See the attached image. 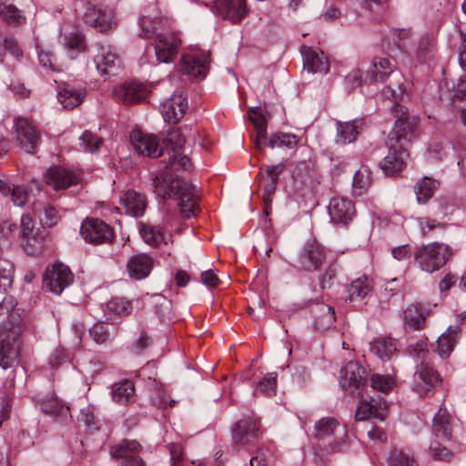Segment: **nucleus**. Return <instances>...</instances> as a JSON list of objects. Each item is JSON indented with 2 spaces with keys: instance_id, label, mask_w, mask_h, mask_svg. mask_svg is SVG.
Instances as JSON below:
<instances>
[{
  "instance_id": "f257e3e1",
  "label": "nucleus",
  "mask_w": 466,
  "mask_h": 466,
  "mask_svg": "<svg viewBox=\"0 0 466 466\" xmlns=\"http://www.w3.org/2000/svg\"><path fill=\"white\" fill-rule=\"evenodd\" d=\"M391 112L395 125L386 142L389 147L388 155L380 163L387 175H393L405 166L408 157L405 144L410 141L408 135L411 133L415 124V119L409 116L407 108L402 105L395 103L391 106Z\"/></svg>"
},
{
  "instance_id": "f03ea898",
  "label": "nucleus",
  "mask_w": 466,
  "mask_h": 466,
  "mask_svg": "<svg viewBox=\"0 0 466 466\" xmlns=\"http://www.w3.org/2000/svg\"><path fill=\"white\" fill-rule=\"evenodd\" d=\"M151 179L153 191L157 198L177 199L180 212L185 218H189L194 215L198 201L195 187L182 181L165 167L163 170L152 174Z\"/></svg>"
},
{
  "instance_id": "7ed1b4c3",
  "label": "nucleus",
  "mask_w": 466,
  "mask_h": 466,
  "mask_svg": "<svg viewBox=\"0 0 466 466\" xmlns=\"http://www.w3.org/2000/svg\"><path fill=\"white\" fill-rule=\"evenodd\" d=\"M314 438L326 452H339L348 446L347 427L333 417H324L315 422Z\"/></svg>"
},
{
  "instance_id": "20e7f679",
  "label": "nucleus",
  "mask_w": 466,
  "mask_h": 466,
  "mask_svg": "<svg viewBox=\"0 0 466 466\" xmlns=\"http://www.w3.org/2000/svg\"><path fill=\"white\" fill-rule=\"evenodd\" d=\"M395 70L394 60L386 56H375L368 68L363 72L360 68L353 69L345 77L347 86L355 88L362 85L384 82Z\"/></svg>"
},
{
  "instance_id": "39448f33",
  "label": "nucleus",
  "mask_w": 466,
  "mask_h": 466,
  "mask_svg": "<svg viewBox=\"0 0 466 466\" xmlns=\"http://www.w3.org/2000/svg\"><path fill=\"white\" fill-rule=\"evenodd\" d=\"M452 256L451 248L441 242H432L418 248L415 261L425 272L432 273L442 268Z\"/></svg>"
},
{
  "instance_id": "423d86ee",
  "label": "nucleus",
  "mask_w": 466,
  "mask_h": 466,
  "mask_svg": "<svg viewBox=\"0 0 466 466\" xmlns=\"http://www.w3.org/2000/svg\"><path fill=\"white\" fill-rule=\"evenodd\" d=\"M23 332L20 324L5 323L0 328V367L7 369L16 361L19 354L17 340Z\"/></svg>"
},
{
  "instance_id": "0eeeda50",
  "label": "nucleus",
  "mask_w": 466,
  "mask_h": 466,
  "mask_svg": "<svg viewBox=\"0 0 466 466\" xmlns=\"http://www.w3.org/2000/svg\"><path fill=\"white\" fill-rule=\"evenodd\" d=\"M14 137L16 145L29 154H34L40 144L38 131L25 117H17L14 120Z\"/></svg>"
},
{
  "instance_id": "6e6552de",
  "label": "nucleus",
  "mask_w": 466,
  "mask_h": 466,
  "mask_svg": "<svg viewBox=\"0 0 466 466\" xmlns=\"http://www.w3.org/2000/svg\"><path fill=\"white\" fill-rule=\"evenodd\" d=\"M185 139L178 130H171L164 139L167 148H170L168 152V162L165 165L167 169L177 170L178 168L187 169L190 167L189 158L182 154Z\"/></svg>"
},
{
  "instance_id": "1a4fd4ad",
  "label": "nucleus",
  "mask_w": 466,
  "mask_h": 466,
  "mask_svg": "<svg viewBox=\"0 0 466 466\" xmlns=\"http://www.w3.org/2000/svg\"><path fill=\"white\" fill-rule=\"evenodd\" d=\"M94 63L98 74L102 76L116 75L121 67V58L116 47L107 43L99 46Z\"/></svg>"
},
{
  "instance_id": "9d476101",
  "label": "nucleus",
  "mask_w": 466,
  "mask_h": 466,
  "mask_svg": "<svg viewBox=\"0 0 466 466\" xmlns=\"http://www.w3.org/2000/svg\"><path fill=\"white\" fill-rule=\"evenodd\" d=\"M80 234L86 242L93 244L109 243L114 238L112 228L106 222L96 218H86L83 221Z\"/></svg>"
},
{
  "instance_id": "9b49d317",
  "label": "nucleus",
  "mask_w": 466,
  "mask_h": 466,
  "mask_svg": "<svg viewBox=\"0 0 466 466\" xmlns=\"http://www.w3.org/2000/svg\"><path fill=\"white\" fill-rule=\"evenodd\" d=\"M441 383L439 373L430 361H420L417 364L413 375V390L420 396H426L432 389Z\"/></svg>"
},
{
  "instance_id": "f8f14e48",
  "label": "nucleus",
  "mask_w": 466,
  "mask_h": 466,
  "mask_svg": "<svg viewBox=\"0 0 466 466\" xmlns=\"http://www.w3.org/2000/svg\"><path fill=\"white\" fill-rule=\"evenodd\" d=\"M74 280V276L68 267L56 263L48 268L44 275V286L51 292L59 295L69 287Z\"/></svg>"
},
{
  "instance_id": "ddd939ff",
  "label": "nucleus",
  "mask_w": 466,
  "mask_h": 466,
  "mask_svg": "<svg viewBox=\"0 0 466 466\" xmlns=\"http://www.w3.org/2000/svg\"><path fill=\"white\" fill-rule=\"evenodd\" d=\"M84 20L101 32H106L116 26V13L109 6H88L84 15Z\"/></svg>"
},
{
  "instance_id": "4468645a",
  "label": "nucleus",
  "mask_w": 466,
  "mask_h": 466,
  "mask_svg": "<svg viewBox=\"0 0 466 466\" xmlns=\"http://www.w3.org/2000/svg\"><path fill=\"white\" fill-rule=\"evenodd\" d=\"M210 54L208 52H194L181 57L179 70L190 78L205 77L208 71Z\"/></svg>"
},
{
  "instance_id": "2eb2a0df",
  "label": "nucleus",
  "mask_w": 466,
  "mask_h": 466,
  "mask_svg": "<svg viewBox=\"0 0 466 466\" xmlns=\"http://www.w3.org/2000/svg\"><path fill=\"white\" fill-rule=\"evenodd\" d=\"M284 167L283 163H279L266 167L258 174L259 188L262 190V198L266 207L270 206L272 202V196L275 193L279 177L283 172Z\"/></svg>"
},
{
  "instance_id": "dca6fc26",
  "label": "nucleus",
  "mask_w": 466,
  "mask_h": 466,
  "mask_svg": "<svg viewBox=\"0 0 466 466\" xmlns=\"http://www.w3.org/2000/svg\"><path fill=\"white\" fill-rule=\"evenodd\" d=\"M187 98L183 92L174 93L159 106L160 113L166 122L177 123L186 114Z\"/></svg>"
},
{
  "instance_id": "f3484780",
  "label": "nucleus",
  "mask_w": 466,
  "mask_h": 466,
  "mask_svg": "<svg viewBox=\"0 0 466 466\" xmlns=\"http://www.w3.org/2000/svg\"><path fill=\"white\" fill-rule=\"evenodd\" d=\"M140 451L141 445L137 441L124 440L112 446L110 453L113 457L123 460L119 466H145V462L138 455Z\"/></svg>"
},
{
  "instance_id": "a211bd4d",
  "label": "nucleus",
  "mask_w": 466,
  "mask_h": 466,
  "mask_svg": "<svg viewBox=\"0 0 466 466\" xmlns=\"http://www.w3.org/2000/svg\"><path fill=\"white\" fill-rule=\"evenodd\" d=\"M212 11L233 23L240 22L248 14L246 0H214Z\"/></svg>"
},
{
  "instance_id": "6ab92c4d",
  "label": "nucleus",
  "mask_w": 466,
  "mask_h": 466,
  "mask_svg": "<svg viewBox=\"0 0 466 466\" xmlns=\"http://www.w3.org/2000/svg\"><path fill=\"white\" fill-rule=\"evenodd\" d=\"M130 140L136 151L140 155L157 157L162 152L159 140L154 135L135 130L130 135Z\"/></svg>"
},
{
  "instance_id": "aec40b11",
  "label": "nucleus",
  "mask_w": 466,
  "mask_h": 466,
  "mask_svg": "<svg viewBox=\"0 0 466 466\" xmlns=\"http://www.w3.org/2000/svg\"><path fill=\"white\" fill-rule=\"evenodd\" d=\"M180 46V39L174 34L157 35L155 54L157 62L169 63L176 57Z\"/></svg>"
},
{
  "instance_id": "412c9836",
  "label": "nucleus",
  "mask_w": 466,
  "mask_h": 466,
  "mask_svg": "<svg viewBox=\"0 0 466 466\" xmlns=\"http://www.w3.org/2000/svg\"><path fill=\"white\" fill-rule=\"evenodd\" d=\"M388 406L382 400L362 398L357 406L355 418L357 420L377 419L383 420L387 414Z\"/></svg>"
},
{
  "instance_id": "4be33fe9",
  "label": "nucleus",
  "mask_w": 466,
  "mask_h": 466,
  "mask_svg": "<svg viewBox=\"0 0 466 466\" xmlns=\"http://www.w3.org/2000/svg\"><path fill=\"white\" fill-rule=\"evenodd\" d=\"M259 425L256 419L247 416L238 420L232 427V439L236 444H248L258 437Z\"/></svg>"
},
{
  "instance_id": "5701e85b",
  "label": "nucleus",
  "mask_w": 466,
  "mask_h": 466,
  "mask_svg": "<svg viewBox=\"0 0 466 466\" xmlns=\"http://www.w3.org/2000/svg\"><path fill=\"white\" fill-rule=\"evenodd\" d=\"M329 214L334 223L346 225L353 218L355 207L351 200L335 197L329 202Z\"/></svg>"
},
{
  "instance_id": "b1692460",
  "label": "nucleus",
  "mask_w": 466,
  "mask_h": 466,
  "mask_svg": "<svg viewBox=\"0 0 466 466\" xmlns=\"http://www.w3.org/2000/svg\"><path fill=\"white\" fill-rule=\"evenodd\" d=\"M148 92L147 86L144 84L128 82L116 87L113 94L123 104L130 105L145 99Z\"/></svg>"
},
{
  "instance_id": "393cba45",
  "label": "nucleus",
  "mask_w": 466,
  "mask_h": 466,
  "mask_svg": "<svg viewBox=\"0 0 466 466\" xmlns=\"http://www.w3.org/2000/svg\"><path fill=\"white\" fill-rule=\"evenodd\" d=\"M79 176L67 168L53 167L46 171V182L54 189H66L78 182Z\"/></svg>"
},
{
  "instance_id": "a878e982",
  "label": "nucleus",
  "mask_w": 466,
  "mask_h": 466,
  "mask_svg": "<svg viewBox=\"0 0 466 466\" xmlns=\"http://www.w3.org/2000/svg\"><path fill=\"white\" fill-rule=\"evenodd\" d=\"M324 249L316 241L307 242L300 252L299 263L306 270L317 269L323 261Z\"/></svg>"
},
{
  "instance_id": "bb28decb",
  "label": "nucleus",
  "mask_w": 466,
  "mask_h": 466,
  "mask_svg": "<svg viewBox=\"0 0 466 466\" xmlns=\"http://www.w3.org/2000/svg\"><path fill=\"white\" fill-rule=\"evenodd\" d=\"M364 126L363 118L336 122V143L346 145L354 142Z\"/></svg>"
},
{
  "instance_id": "cd10ccee",
  "label": "nucleus",
  "mask_w": 466,
  "mask_h": 466,
  "mask_svg": "<svg viewBox=\"0 0 466 466\" xmlns=\"http://www.w3.org/2000/svg\"><path fill=\"white\" fill-rule=\"evenodd\" d=\"M154 260L147 254H137L130 258L127 269L131 279L140 280L147 278L153 268Z\"/></svg>"
},
{
  "instance_id": "c85d7f7f",
  "label": "nucleus",
  "mask_w": 466,
  "mask_h": 466,
  "mask_svg": "<svg viewBox=\"0 0 466 466\" xmlns=\"http://www.w3.org/2000/svg\"><path fill=\"white\" fill-rule=\"evenodd\" d=\"M303 66L312 73H327L329 70V61L323 52L319 49L303 47Z\"/></svg>"
},
{
  "instance_id": "c756f323",
  "label": "nucleus",
  "mask_w": 466,
  "mask_h": 466,
  "mask_svg": "<svg viewBox=\"0 0 466 466\" xmlns=\"http://www.w3.org/2000/svg\"><path fill=\"white\" fill-rule=\"evenodd\" d=\"M311 313L314 319L313 327L319 331L328 329L336 320L333 308L325 303L315 304L311 309Z\"/></svg>"
},
{
  "instance_id": "7c9ffc66",
  "label": "nucleus",
  "mask_w": 466,
  "mask_h": 466,
  "mask_svg": "<svg viewBox=\"0 0 466 466\" xmlns=\"http://www.w3.org/2000/svg\"><path fill=\"white\" fill-rule=\"evenodd\" d=\"M461 329L457 326H450L436 341L435 351L441 359L448 358L452 352L455 345L458 343Z\"/></svg>"
},
{
  "instance_id": "2f4dec72",
  "label": "nucleus",
  "mask_w": 466,
  "mask_h": 466,
  "mask_svg": "<svg viewBox=\"0 0 466 466\" xmlns=\"http://www.w3.org/2000/svg\"><path fill=\"white\" fill-rule=\"evenodd\" d=\"M127 213L133 217H141L147 208L146 197L135 190H127L120 198Z\"/></svg>"
},
{
  "instance_id": "473e14b6",
  "label": "nucleus",
  "mask_w": 466,
  "mask_h": 466,
  "mask_svg": "<svg viewBox=\"0 0 466 466\" xmlns=\"http://www.w3.org/2000/svg\"><path fill=\"white\" fill-rule=\"evenodd\" d=\"M451 419L446 410L440 408L432 420V433L441 441H449L451 438Z\"/></svg>"
},
{
  "instance_id": "72a5a7b5",
  "label": "nucleus",
  "mask_w": 466,
  "mask_h": 466,
  "mask_svg": "<svg viewBox=\"0 0 466 466\" xmlns=\"http://www.w3.org/2000/svg\"><path fill=\"white\" fill-rule=\"evenodd\" d=\"M363 370L357 361H349L340 370L339 383L343 389L347 387L358 389Z\"/></svg>"
},
{
  "instance_id": "f704fd0d",
  "label": "nucleus",
  "mask_w": 466,
  "mask_h": 466,
  "mask_svg": "<svg viewBox=\"0 0 466 466\" xmlns=\"http://www.w3.org/2000/svg\"><path fill=\"white\" fill-rule=\"evenodd\" d=\"M111 395L115 402L127 405L134 400L135 386L128 380H121L111 386Z\"/></svg>"
},
{
  "instance_id": "c9c22d12",
  "label": "nucleus",
  "mask_w": 466,
  "mask_h": 466,
  "mask_svg": "<svg viewBox=\"0 0 466 466\" xmlns=\"http://www.w3.org/2000/svg\"><path fill=\"white\" fill-rule=\"evenodd\" d=\"M41 410L43 412L60 420L61 422H67L71 418L69 407L66 406L56 397L43 400Z\"/></svg>"
},
{
  "instance_id": "e433bc0d",
  "label": "nucleus",
  "mask_w": 466,
  "mask_h": 466,
  "mask_svg": "<svg viewBox=\"0 0 466 466\" xmlns=\"http://www.w3.org/2000/svg\"><path fill=\"white\" fill-rule=\"evenodd\" d=\"M249 120L252 122L256 131V147L263 149L267 146V122L260 108H253L248 112Z\"/></svg>"
},
{
  "instance_id": "4c0bfd02",
  "label": "nucleus",
  "mask_w": 466,
  "mask_h": 466,
  "mask_svg": "<svg viewBox=\"0 0 466 466\" xmlns=\"http://www.w3.org/2000/svg\"><path fill=\"white\" fill-rule=\"evenodd\" d=\"M370 350L381 360H389L397 352L396 341L388 337L377 339L370 342Z\"/></svg>"
},
{
  "instance_id": "58836bf2",
  "label": "nucleus",
  "mask_w": 466,
  "mask_h": 466,
  "mask_svg": "<svg viewBox=\"0 0 466 466\" xmlns=\"http://www.w3.org/2000/svg\"><path fill=\"white\" fill-rule=\"evenodd\" d=\"M403 324L406 329L417 330L422 328L425 316L420 304L408 306L403 311Z\"/></svg>"
},
{
  "instance_id": "ea45409f",
  "label": "nucleus",
  "mask_w": 466,
  "mask_h": 466,
  "mask_svg": "<svg viewBox=\"0 0 466 466\" xmlns=\"http://www.w3.org/2000/svg\"><path fill=\"white\" fill-rule=\"evenodd\" d=\"M85 97V91L83 89H76L75 87L66 86L57 91L58 101L66 108H74L79 106Z\"/></svg>"
},
{
  "instance_id": "a19ab883",
  "label": "nucleus",
  "mask_w": 466,
  "mask_h": 466,
  "mask_svg": "<svg viewBox=\"0 0 466 466\" xmlns=\"http://www.w3.org/2000/svg\"><path fill=\"white\" fill-rule=\"evenodd\" d=\"M131 310L132 306L130 300L124 298H114L106 303L105 314L109 319H114L117 317L129 315Z\"/></svg>"
},
{
  "instance_id": "79ce46f5",
  "label": "nucleus",
  "mask_w": 466,
  "mask_h": 466,
  "mask_svg": "<svg viewBox=\"0 0 466 466\" xmlns=\"http://www.w3.org/2000/svg\"><path fill=\"white\" fill-rule=\"evenodd\" d=\"M140 35L146 38L157 36V30L161 28L163 18L157 15H143L139 18Z\"/></svg>"
},
{
  "instance_id": "37998d69",
  "label": "nucleus",
  "mask_w": 466,
  "mask_h": 466,
  "mask_svg": "<svg viewBox=\"0 0 466 466\" xmlns=\"http://www.w3.org/2000/svg\"><path fill=\"white\" fill-rule=\"evenodd\" d=\"M0 17L12 26H18L25 23V17L12 4L0 3Z\"/></svg>"
},
{
  "instance_id": "c03bdc74",
  "label": "nucleus",
  "mask_w": 466,
  "mask_h": 466,
  "mask_svg": "<svg viewBox=\"0 0 466 466\" xmlns=\"http://www.w3.org/2000/svg\"><path fill=\"white\" fill-rule=\"evenodd\" d=\"M437 180L431 179L428 177L420 179L415 186V193L419 203H426L430 200L437 187H439Z\"/></svg>"
},
{
  "instance_id": "a18cd8bd",
  "label": "nucleus",
  "mask_w": 466,
  "mask_h": 466,
  "mask_svg": "<svg viewBox=\"0 0 466 466\" xmlns=\"http://www.w3.org/2000/svg\"><path fill=\"white\" fill-rule=\"evenodd\" d=\"M371 291V283L367 277H361L350 283L348 288L350 300L362 299Z\"/></svg>"
},
{
  "instance_id": "49530a36",
  "label": "nucleus",
  "mask_w": 466,
  "mask_h": 466,
  "mask_svg": "<svg viewBox=\"0 0 466 466\" xmlns=\"http://www.w3.org/2000/svg\"><path fill=\"white\" fill-rule=\"evenodd\" d=\"M64 46L71 58H75L80 53H85L86 51V46L83 35L76 32H72L65 37Z\"/></svg>"
},
{
  "instance_id": "de8ad7c7",
  "label": "nucleus",
  "mask_w": 466,
  "mask_h": 466,
  "mask_svg": "<svg viewBox=\"0 0 466 466\" xmlns=\"http://www.w3.org/2000/svg\"><path fill=\"white\" fill-rule=\"evenodd\" d=\"M115 327L106 322H97L89 329L93 339L98 344L106 342L115 335Z\"/></svg>"
},
{
  "instance_id": "09e8293b",
  "label": "nucleus",
  "mask_w": 466,
  "mask_h": 466,
  "mask_svg": "<svg viewBox=\"0 0 466 466\" xmlns=\"http://www.w3.org/2000/svg\"><path fill=\"white\" fill-rule=\"evenodd\" d=\"M142 238L151 246H157L164 241V233L160 227L150 224L140 225Z\"/></svg>"
},
{
  "instance_id": "8fccbe9b",
  "label": "nucleus",
  "mask_w": 466,
  "mask_h": 466,
  "mask_svg": "<svg viewBox=\"0 0 466 466\" xmlns=\"http://www.w3.org/2000/svg\"><path fill=\"white\" fill-rule=\"evenodd\" d=\"M371 182L370 171L367 168L359 169L355 172L352 181V191L354 195L361 196L367 191Z\"/></svg>"
},
{
  "instance_id": "3c124183",
  "label": "nucleus",
  "mask_w": 466,
  "mask_h": 466,
  "mask_svg": "<svg viewBox=\"0 0 466 466\" xmlns=\"http://www.w3.org/2000/svg\"><path fill=\"white\" fill-rule=\"evenodd\" d=\"M299 139L296 135L291 133H276L271 136L267 145L269 147H281L294 148L298 145Z\"/></svg>"
},
{
  "instance_id": "603ef678",
  "label": "nucleus",
  "mask_w": 466,
  "mask_h": 466,
  "mask_svg": "<svg viewBox=\"0 0 466 466\" xmlns=\"http://www.w3.org/2000/svg\"><path fill=\"white\" fill-rule=\"evenodd\" d=\"M277 390V373L269 372L266 374L257 385V389L253 391V395L260 392L264 396H273Z\"/></svg>"
},
{
  "instance_id": "864d4df0",
  "label": "nucleus",
  "mask_w": 466,
  "mask_h": 466,
  "mask_svg": "<svg viewBox=\"0 0 466 466\" xmlns=\"http://www.w3.org/2000/svg\"><path fill=\"white\" fill-rule=\"evenodd\" d=\"M434 42L433 38L425 35L421 36L418 43L417 58L423 63L431 60L433 56Z\"/></svg>"
},
{
  "instance_id": "5fc2aeb1",
  "label": "nucleus",
  "mask_w": 466,
  "mask_h": 466,
  "mask_svg": "<svg viewBox=\"0 0 466 466\" xmlns=\"http://www.w3.org/2000/svg\"><path fill=\"white\" fill-rule=\"evenodd\" d=\"M389 466H416V461L409 452L394 449L388 458Z\"/></svg>"
},
{
  "instance_id": "6e6d98bb",
  "label": "nucleus",
  "mask_w": 466,
  "mask_h": 466,
  "mask_svg": "<svg viewBox=\"0 0 466 466\" xmlns=\"http://www.w3.org/2000/svg\"><path fill=\"white\" fill-rule=\"evenodd\" d=\"M33 212L35 217L40 220V223L45 227H51L56 223V211L53 207H43L40 208L38 205H35Z\"/></svg>"
},
{
  "instance_id": "4d7b16f0",
  "label": "nucleus",
  "mask_w": 466,
  "mask_h": 466,
  "mask_svg": "<svg viewBox=\"0 0 466 466\" xmlns=\"http://www.w3.org/2000/svg\"><path fill=\"white\" fill-rule=\"evenodd\" d=\"M102 143V138L90 131H85L79 137V147L85 152L94 153L97 151Z\"/></svg>"
},
{
  "instance_id": "13d9d810",
  "label": "nucleus",
  "mask_w": 466,
  "mask_h": 466,
  "mask_svg": "<svg viewBox=\"0 0 466 466\" xmlns=\"http://www.w3.org/2000/svg\"><path fill=\"white\" fill-rule=\"evenodd\" d=\"M370 386L378 391L386 393L395 386V379L390 375L373 374L370 377Z\"/></svg>"
},
{
  "instance_id": "bf43d9fd",
  "label": "nucleus",
  "mask_w": 466,
  "mask_h": 466,
  "mask_svg": "<svg viewBox=\"0 0 466 466\" xmlns=\"http://www.w3.org/2000/svg\"><path fill=\"white\" fill-rule=\"evenodd\" d=\"M409 353L420 361H428L429 350L426 339H420L408 346Z\"/></svg>"
},
{
  "instance_id": "052dcab7",
  "label": "nucleus",
  "mask_w": 466,
  "mask_h": 466,
  "mask_svg": "<svg viewBox=\"0 0 466 466\" xmlns=\"http://www.w3.org/2000/svg\"><path fill=\"white\" fill-rule=\"evenodd\" d=\"M418 225L422 235H427L434 230H444L446 224L431 218H418Z\"/></svg>"
},
{
  "instance_id": "680f3d73",
  "label": "nucleus",
  "mask_w": 466,
  "mask_h": 466,
  "mask_svg": "<svg viewBox=\"0 0 466 466\" xmlns=\"http://www.w3.org/2000/svg\"><path fill=\"white\" fill-rule=\"evenodd\" d=\"M70 360V356L67 350L62 347H58L55 350V351L51 354L49 358V364L53 368H57L64 362H66Z\"/></svg>"
},
{
  "instance_id": "e2e57ef3",
  "label": "nucleus",
  "mask_w": 466,
  "mask_h": 466,
  "mask_svg": "<svg viewBox=\"0 0 466 466\" xmlns=\"http://www.w3.org/2000/svg\"><path fill=\"white\" fill-rule=\"evenodd\" d=\"M430 449L432 457L436 460L449 461L452 457V453L440 443L432 442Z\"/></svg>"
},
{
  "instance_id": "0e129e2a",
  "label": "nucleus",
  "mask_w": 466,
  "mask_h": 466,
  "mask_svg": "<svg viewBox=\"0 0 466 466\" xmlns=\"http://www.w3.org/2000/svg\"><path fill=\"white\" fill-rule=\"evenodd\" d=\"M12 201L15 205L22 207L25 204L28 198V194L25 187L15 186L12 187L11 192Z\"/></svg>"
},
{
  "instance_id": "69168bd1",
  "label": "nucleus",
  "mask_w": 466,
  "mask_h": 466,
  "mask_svg": "<svg viewBox=\"0 0 466 466\" xmlns=\"http://www.w3.org/2000/svg\"><path fill=\"white\" fill-rule=\"evenodd\" d=\"M78 420L87 427L94 426L96 424V417L94 415V408L87 406L80 410Z\"/></svg>"
},
{
  "instance_id": "338daca9",
  "label": "nucleus",
  "mask_w": 466,
  "mask_h": 466,
  "mask_svg": "<svg viewBox=\"0 0 466 466\" xmlns=\"http://www.w3.org/2000/svg\"><path fill=\"white\" fill-rule=\"evenodd\" d=\"M4 47L16 59H19L23 56L22 50L18 46L16 40L12 36H7L4 39Z\"/></svg>"
},
{
  "instance_id": "774afa93",
  "label": "nucleus",
  "mask_w": 466,
  "mask_h": 466,
  "mask_svg": "<svg viewBox=\"0 0 466 466\" xmlns=\"http://www.w3.org/2000/svg\"><path fill=\"white\" fill-rule=\"evenodd\" d=\"M391 254L395 259L402 261L409 259L412 255V251L410 246L402 245L392 248Z\"/></svg>"
}]
</instances>
